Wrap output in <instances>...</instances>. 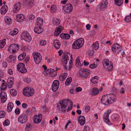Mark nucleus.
Wrapping results in <instances>:
<instances>
[{
  "label": "nucleus",
  "instance_id": "6e6552de",
  "mask_svg": "<svg viewBox=\"0 0 131 131\" xmlns=\"http://www.w3.org/2000/svg\"><path fill=\"white\" fill-rule=\"evenodd\" d=\"M82 73L79 72V75L81 78H86L90 73V71L88 69H83L82 70Z\"/></svg>",
  "mask_w": 131,
  "mask_h": 131
},
{
  "label": "nucleus",
  "instance_id": "f8f14e48",
  "mask_svg": "<svg viewBox=\"0 0 131 131\" xmlns=\"http://www.w3.org/2000/svg\"><path fill=\"white\" fill-rule=\"evenodd\" d=\"M112 48L113 52L115 53H118L122 50L121 46L118 43L114 44Z\"/></svg>",
  "mask_w": 131,
  "mask_h": 131
},
{
  "label": "nucleus",
  "instance_id": "7c9ffc66",
  "mask_svg": "<svg viewBox=\"0 0 131 131\" xmlns=\"http://www.w3.org/2000/svg\"><path fill=\"white\" fill-rule=\"evenodd\" d=\"M99 93V90L98 89L96 88H93L91 92L90 93V94L92 95H96Z\"/></svg>",
  "mask_w": 131,
  "mask_h": 131
},
{
  "label": "nucleus",
  "instance_id": "774afa93",
  "mask_svg": "<svg viewBox=\"0 0 131 131\" xmlns=\"http://www.w3.org/2000/svg\"><path fill=\"white\" fill-rule=\"evenodd\" d=\"M30 19L31 20H33L35 18V16L34 15H31L29 16Z\"/></svg>",
  "mask_w": 131,
  "mask_h": 131
},
{
  "label": "nucleus",
  "instance_id": "052dcab7",
  "mask_svg": "<svg viewBox=\"0 0 131 131\" xmlns=\"http://www.w3.org/2000/svg\"><path fill=\"white\" fill-rule=\"evenodd\" d=\"M89 129V127L88 126H84V130L82 131H87V129Z\"/></svg>",
  "mask_w": 131,
  "mask_h": 131
},
{
  "label": "nucleus",
  "instance_id": "0eeeda50",
  "mask_svg": "<svg viewBox=\"0 0 131 131\" xmlns=\"http://www.w3.org/2000/svg\"><path fill=\"white\" fill-rule=\"evenodd\" d=\"M33 57L35 63L36 64H38L41 61L42 56L39 53L34 52Z\"/></svg>",
  "mask_w": 131,
  "mask_h": 131
},
{
  "label": "nucleus",
  "instance_id": "c85d7f7f",
  "mask_svg": "<svg viewBox=\"0 0 131 131\" xmlns=\"http://www.w3.org/2000/svg\"><path fill=\"white\" fill-rule=\"evenodd\" d=\"M53 19V24L54 25L57 26L60 24V20L59 19L54 17Z\"/></svg>",
  "mask_w": 131,
  "mask_h": 131
},
{
  "label": "nucleus",
  "instance_id": "13d9d810",
  "mask_svg": "<svg viewBox=\"0 0 131 131\" xmlns=\"http://www.w3.org/2000/svg\"><path fill=\"white\" fill-rule=\"evenodd\" d=\"M70 36L69 34H65V39H68L70 38Z\"/></svg>",
  "mask_w": 131,
  "mask_h": 131
},
{
  "label": "nucleus",
  "instance_id": "473e14b6",
  "mask_svg": "<svg viewBox=\"0 0 131 131\" xmlns=\"http://www.w3.org/2000/svg\"><path fill=\"white\" fill-rule=\"evenodd\" d=\"M32 128V126L31 124L29 123H27L25 128L26 131H29Z\"/></svg>",
  "mask_w": 131,
  "mask_h": 131
},
{
  "label": "nucleus",
  "instance_id": "8fccbe9b",
  "mask_svg": "<svg viewBox=\"0 0 131 131\" xmlns=\"http://www.w3.org/2000/svg\"><path fill=\"white\" fill-rule=\"evenodd\" d=\"M80 64H81L80 61L79 59V58H77L75 61V65L76 66L78 67L80 66Z\"/></svg>",
  "mask_w": 131,
  "mask_h": 131
},
{
  "label": "nucleus",
  "instance_id": "a19ab883",
  "mask_svg": "<svg viewBox=\"0 0 131 131\" xmlns=\"http://www.w3.org/2000/svg\"><path fill=\"white\" fill-rule=\"evenodd\" d=\"M72 81V79L71 77H69L67 78L65 83V84L66 86H68L71 83Z\"/></svg>",
  "mask_w": 131,
  "mask_h": 131
},
{
  "label": "nucleus",
  "instance_id": "7ed1b4c3",
  "mask_svg": "<svg viewBox=\"0 0 131 131\" xmlns=\"http://www.w3.org/2000/svg\"><path fill=\"white\" fill-rule=\"evenodd\" d=\"M84 42V39L82 38H80L74 42L72 46L74 49H79L83 46Z\"/></svg>",
  "mask_w": 131,
  "mask_h": 131
},
{
  "label": "nucleus",
  "instance_id": "5fc2aeb1",
  "mask_svg": "<svg viewBox=\"0 0 131 131\" xmlns=\"http://www.w3.org/2000/svg\"><path fill=\"white\" fill-rule=\"evenodd\" d=\"M46 44V42L45 40H41L40 42V44L41 46L45 45Z\"/></svg>",
  "mask_w": 131,
  "mask_h": 131
},
{
  "label": "nucleus",
  "instance_id": "4468645a",
  "mask_svg": "<svg viewBox=\"0 0 131 131\" xmlns=\"http://www.w3.org/2000/svg\"><path fill=\"white\" fill-rule=\"evenodd\" d=\"M63 9L64 11L67 13H69L73 10V7L71 4H69L65 5L63 7Z\"/></svg>",
  "mask_w": 131,
  "mask_h": 131
},
{
  "label": "nucleus",
  "instance_id": "9b49d317",
  "mask_svg": "<svg viewBox=\"0 0 131 131\" xmlns=\"http://www.w3.org/2000/svg\"><path fill=\"white\" fill-rule=\"evenodd\" d=\"M27 115L24 114H23L20 115L18 118V121L21 123H25L27 120Z\"/></svg>",
  "mask_w": 131,
  "mask_h": 131
},
{
  "label": "nucleus",
  "instance_id": "6e6d98bb",
  "mask_svg": "<svg viewBox=\"0 0 131 131\" xmlns=\"http://www.w3.org/2000/svg\"><path fill=\"white\" fill-rule=\"evenodd\" d=\"M90 108L91 107L89 106H87L85 108L84 110L86 112H88L90 110Z\"/></svg>",
  "mask_w": 131,
  "mask_h": 131
},
{
  "label": "nucleus",
  "instance_id": "b1692460",
  "mask_svg": "<svg viewBox=\"0 0 131 131\" xmlns=\"http://www.w3.org/2000/svg\"><path fill=\"white\" fill-rule=\"evenodd\" d=\"M8 10V7L6 5L3 6L1 8L0 13L2 14H5Z\"/></svg>",
  "mask_w": 131,
  "mask_h": 131
},
{
  "label": "nucleus",
  "instance_id": "72a5a7b5",
  "mask_svg": "<svg viewBox=\"0 0 131 131\" xmlns=\"http://www.w3.org/2000/svg\"><path fill=\"white\" fill-rule=\"evenodd\" d=\"M68 75V74L66 73H64L63 74L60 75L59 76V79L60 80L63 81L67 78Z\"/></svg>",
  "mask_w": 131,
  "mask_h": 131
},
{
  "label": "nucleus",
  "instance_id": "4be33fe9",
  "mask_svg": "<svg viewBox=\"0 0 131 131\" xmlns=\"http://www.w3.org/2000/svg\"><path fill=\"white\" fill-rule=\"evenodd\" d=\"M24 18V16L23 14H19L16 16V20L17 22H20L23 21Z\"/></svg>",
  "mask_w": 131,
  "mask_h": 131
},
{
  "label": "nucleus",
  "instance_id": "a18cd8bd",
  "mask_svg": "<svg viewBox=\"0 0 131 131\" xmlns=\"http://www.w3.org/2000/svg\"><path fill=\"white\" fill-rule=\"evenodd\" d=\"M103 118L105 122L107 123L110 122L108 119V116L104 114Z\"/></svg>",
  "mask_w": 131,
  "mask_h": 131
},
{
  "label": "nucleus",
  "instance_id": "9d476101",
  "mask_svg": "<svg viewBox=\"0 0 131 131\" xmlns=\"http://www.w3.org/2000/svg\"><path fill=\"white\" fill-rule=\"evenodd\" d=\"M17 69L21 73H24L27 71V70L25 67L24 64L23 63H20L17 65Z\"/></svg>",
  "mask_w": 131,
  "mask_h": 131
},
{
  "label": "nucleus",
  "instance_id": "412c9836",
  "mask_svg": "<svg viewBox=\"0 0 131 131\" xmlns=\"http://www.w3.org/2000/svg\"><path fill=\"white\" fill-rule=\"evenodd\" d=\"M21 7V4L20 3H16L14 6L13 8V12L15 13L19 10Z\"/></svg>",
  "mask_w": 131,
  "mask_h": 131
},
{
  "label": "nucleus",
  "instance_id": "603ef678",
  "mask_svg": "<svg viewBox=\"0 0 131 131\" xmlns=\"http://www.w3.org/2000/svg\"><path fill=\"white\" fill-rule=\"evenodd\" d=\"M56 7L55 5H53L51 6V12L52 13H54L56 11Z\"/></svg>",
  "mask_w": 131,
  "mask_h": 131
},
{
  "label": "nucleus",
  "instance_id": "6ab92c4d",
  "mask_svg": "<svg viewBox=\"0 0 131 131\" xmlns=\"http://www.w3.org/2000/svg\"><path fill=\"white\" fill-rule=\"evenodd\" d=\"M0 97L1 103H4L6 101L7 98L6 93L3 91L1 92L0 93Z\"/></svg>",
  "mask_w": 131,
  "mask_h": 131
},
{
  "label": "nucleus",
  "instance_id": "f3484780",
  "mask_svg": "<svg viewBox=\"0 0 131 131\" xmlns=\"http://www.w3.org/2000/svg\"><path fill=\"white\" fill-rule=\"evenodd\" d=\"M42 115L41 114H39L38 115L35 116L34 119V122L35 123L38 124L40 123L42 119Z\"/></svg>",
  "mask_w": 131,
  "mask_h": 131
},
{
  "label": "nucleus",
  "instance_id": "c9c22d12",
  "mask_svg": "<svg viewBox=\"0 0 131 131\" xmlns=\"http://www.w3.org/2000/svg\"><path fill=\"white\" fill-rule=\"evenodd\" d=\"M90 81L93 84L96 83L98 81L97 77V76L93 77L91 78Z\"/></svg>",
  "mask_w": 131,
  "mask_h": 131
},
{
  "label": "nucleus",
  "instance_id": "0e129e2a",
  "mask_svg": "<svg viewBox=\"0 0 131 131\" xmlns=\"http://www.w3.org/2000/svg\"><path fill=\"white\" fill-rule=\"evenodd\" d=\"M65 34H62L60 35V37L62 39H65Z\"/></svg>",
  "mask_w": 131,
  "mask_h": 131
},
{
  "label": "nucleus",
  "instance_id": "69168bd1",
  "mask_svg": "<svg viewBox=\"0 0 131 131\" xmlns=\"http://www.w3.org/2000/svg\"><path fill=\"white\" fill-rule=\"evenodd\" d=\"M32 1V0H23V2L25 4L28 3H29V2H31Z\"/></svg>",
  "mask_w": 131,
  "mask_h": 131
},
{
  "label": "nucleus",
  "instance_id": "2f4dec72",
  "mask_svg": "<svg viewBox=\"0 0 131 131\" xmlns=\"http://www.w3.org/2000/svg\"><path fill=\"white\" fill-rule=\"evenodd\" d=\"M4 20L6 23L7 24H10L12 22V19L9 17H5L4 18Z\"/></svg>",
  "mask_w": 131,
  "mask_h": 131
},
{
  "label": "nucleus",
  "instance_id": "f704fd0d",
  "mask_svg": "<svg viewBox=\"0 0 131 131\" xmlns=\"http://www.w3.org/2000/svg\"><path fill=\"white\" fill-rule=\"evenodd\" d=\"M3 83H2V84L1 86V89L2 90H5L7 87V84L5 81L3 80Z\"/></svg>",
  "mask_w": 131,
  "mask_h": 131
},
{
  "label": "nucleus",
  "instance_id": "ddd939ff",
  "mask_svg": "<svg viewBox=\"0 0 131 131\" xmlns=\"http://www.w3.org/2000/svg\"><path fill=\"white\" fill-rule=\"evenodd\" d=\"M59 82L58 80H55L53 82L52 86V90L54 92H56L58 89Z\"/></svg>",
  "mask_w": 131,
  "mask_h": 131
},
{
  "label": "nucleus",
  "instance_id": "cd10ccee",
  "mask_svg": "<svg viewBox=\"0 0 131 131\" xmlns=\"http://www.w3.org/2000/svg\"><path fill=\"white\" fill-rule=\"evenodd\" d=\"M34 31L36 33L40 34L43 31V29L41 27H36L34 29Z\"/></svg>",
  "mask_w": 131,
  "mask_h": 131
},
{
  "label": "nucleus",
  "instance_id": "c756f323",
  "mask_svg": "<svg viewBox=\"0 0 131 131\" xmlns=\"http://www.w3.org/2000/svg\"><path fill=\"white\" fill-rule=\"evenodd\" d=\"M13 107V104L12 102L9 103L8 105L7 108L8 112H9L11 111Z\"/></svg>",
  "mask_w": 131,
  "mask_h": 131
},
{
  "label": "nucleus",
  "instance_id": "e433bc0d",
  "mask_svg": "<svg viewBox=\"0 0 131 131\" xmlns=\"http://www.w3.org/2000/svg\"><path fill=\"white\" fill-rule=\"evenodd\" d=\"M6 40L5 39H4L2 40H0V48H3L6 45Z\"/></svg>",
  "mask_w": 131,
  "mask_h": 131
},
{
  "label": "nucleus",
  "instance_id": "5701e85b",
  "mask_svg": "<svg viewBox=\"0 0 131 131\" xmlns=\"http://www.w3.org/2000/svg\"><path fill=\"white\" fill-rule=\"evenodd\" d=\"M53 45L54 46V47L57 49H59L61 46L60 42L58 40H55L53 41Z\"/></svg>",
  "mask_w": 131,
  "mask_h": 131
},
{
  "label": "nucleus",
  "instance_id": "a211bd4d",
  "mask_svg": "<svg viewBox=\"0 0 131 131\" xmlns=\"http://www.w3.org/2000/svg\"><path fill=\"white\" fill-rule=\"evenodd\" d=\"M78 122L81 126L84 125L85 123V117L83 116H80L78 117Z\"/></svg>",
  "mask_w": 131,
  "mask_h": 131
},
{
  "label": "nucleus",
  "instance_id": "393cba45",
  "mask_svg": "<svg viewBox=\"0 0 131 131\" xmlns=\"http://www.w3.org/2000/svg\"><path fill=\"white\" fill-rule=\"evenodd\" d=\"M63 29V27L62 26H59L56 29L54 32L55 35L56 36L58 35Z\"/></svg>",
  "mask_w": 131,
  "mask_h": 131
},
{
  "label": "nucleus",
  "instance_id": "20e7f679",
  "mask_svg": "<svg viewBox=\"0 0 131 131\" xmlns=\"http://www.w3.org/2000/svg\"><path fill=\"white\" fill-rule=\"evenodd\" d=\"M35 92L34 90L30 87H27L23 90L24 94L26 96H30L33 95Z\"/></svg>",
  "mask_w": 131,
  "mask_h": 131
},
{
  "label": "nucleus",
  "instance_id": "4d7b16f0",
  "mask_svg": "<svg viewBox=\"0 0 131 131\" xmlns=\"http://www.w3.org/2000/svg\"><path fill=\"white\" fill-rule=\"evenodd\" d=\"M15 112L16 114H19L20 112L19 109L18 108H17L15 110Z\"/></svg>",
  "mask_w": 131,
  "mask_h": 131
},
{
  "label": "nucleus",
  "instance_id": "bb28decb",
  "mask_svg": "<svg viewBox=\"0 0 131 131\" xmlns=\"http://www.w3.org/2000/svg\"><path fill=\"white\" fill-rule=\"evenodd\" d=\"M43 24V19L40 17L37 18V21L35 25L36 26H40L42 25Z\"/></svg>",
  "mask_w": 131,
  "mask_h": 131
},
{
  "label": "nucleus",
  "instance_id": "423d86ee",
  "mask_svg": "<svg viewBox=\"0 0 131 131\" xmlns=\"http://www.w3.org/2000/svg\"><path fill=\"white\" fill-rule=\"evenodd\" d=\"M103 65L104 67L108 71H110L112 70L113 68V66L112 63H109V60L107 59H105L103 61Z\"/></svg>",
  "mask_w": 131,
  "mask_h": 131
},
{
  "label": "nucleus",
  "instance_id": "e2e57ef3",
  "mask_svg": "<svg viewBox=\"0 0 131 131\" xmlns=\"http://www.w3.org/2000/svg\"><path fill=\"white\" fill-rule=\"evenodd\" d=\"M8 72L10 74H13V71L12 69H9L8 71Z\"/></svg>",
  "mask_w": 131,
  "mask_h": 131
},
{
  "label": "nucleus",
  "instance_id": "a878e982",
  "mask_svg": "<svg viewBox=\"0 0 131 131\" xmlns=\"http://www.w3.org/2000/svg\"><path fill=\"white\" fill-rule=\"evenodd\" d=\"M110 95L111 96L110 97L109 100L110 104L114 103L116 101L117 98L116 95L113 94H111Z\"/></svg>",
  "mask_w": 131,
  "mask_h": 131
},
{
  "label": "nucleus",
  "instance_id": "79ce46f5",
  "mask_svg": "<svg viewBox=\"0 0 131 131\" xmlns=\"http://www.w3.org/2000/svg\"><path fill=\"white\" fill-rule=\"evenodd\" d=\"M92 47L93 49L95 50H97L99 48V43L96 42L94 43L93 44Z\"/></svg>",
  "mask_w": 131,
  "mask_h": 131
},
{
  "label": "nucleus",
  "instance_id": "1a4fd4ad",
  "mask_svg": "<svg viewBox=\"0 0 131 131\" xmlns=\"http://www.w3.org/2000/svg\"><path fill=\"white\" fill-rule=\"evenodd\" d=\"M22 38L28 42H29L31 40V38L29 34L27 31L24 32L21 34Z\"/></svg>",
  "mask_w": 131,
  "mask_h": 131
},
{
  "label": "nucleus",
  "instance_id": "3c124183",
  "mask_svg": "<svg viewBox=\"0 0 131 131\" xmlns=\"http://www.w3.org/2000/svg\"><path fill=\"white\" fill-rule=\"evenodd\" d=\"M125 20L127 23L131 21V18L129 16H126L125 18Z\"/></svg>",
  "mask_w": 131,
  "mask_h": 131
},
{
  "label": "nucleus",
  "instance_id": "09e8293b",
  "mask_svg": "<svg viewBox=\"0 0 131 131\" xmlns=\"http://www.w3.org/2000/svg\"><path fill=\"white\" fill-rule=\"evenodd\" d=\"M24 81L25 82H26L28 83H30L31 81L30 79L27 77L24 78Z\"/></svg>",
  "mask_w": 131,
  "mask_h": 131
},
{
  "label": "nucleus",
  "instance_id": "ea45409f",
  "mask_svg": "<svg viewBox=\"0 0 131 131\" xmlns=\"http://www.w3.org/2000/svg\"><path fill=\"white\" fill-rule=\"evenodd\" d=\"M115 4L119 6L122 5L123 1L122 0H114Z\"/></svg>",
  "mask_w": 131,
  "mask_h": 131
},
{
  "label": "nucleus",
  "instance_id": "2eb2a0df",
  "mask_svg": "<svg viewBox=\"0 0 131 131\" xmlns=\"http://www.w3.org/2000/svg\"><path fill=\"white\" fill-rule=\"evenodd\" d=\"M108 4V2L107 0H103L102 3L98 6L99 9V10L101 11L104 8H106Z\"/></svg>",
  "mask_w": 131,
  "mask_h": 131
},
{
  "label": "nucleus",
  "instance_id": "aec40b11",
  "mask_svg": "<svg viewBox=\"0 0 131 131\" xmlns=\"http://www.w3.org/2000/svg\"><path fill=\"white\" fill-rule=\"evenodd\" d=\"M14 78L13 77L9 78L7 79V86L9 88H10L13 85L14 82Z\"/></svg>",
  "mask_w": 131,
  "mask_h": 131
},
{
  "label": "nucleus",
  "instance_id": "864d4df0",
  "mask_svg": "<svg viewBox=\"0 0 131 131\" xmlns=\"http://www.w3.org/2000/svg\"><path fill=\"white\" fill-rule=\"evenodd\" d=\"M9 124V121L8 120H6L3 122V124L4 126L8 125Z\"/></svg>",
  "mask_w": 131,
  "mask_h": 131
},
{
  "label": "nucleus",
  "instance_id": "de8ad7c7",
  "mask_svg": "<svg viewBox=\"0 0 131 131\" xmlns=\"http://www.w3.org/2000/svg\"><path fill=\"white\" fill-rule=\"evenodd\" d=\"M5 116V113L4 111H0V118L4 117Z\"/></svg>",
  "mask_w": 131,
  "mask_h": 131
},
{
  "label": "nucleus",
  "instance_id": "58836bf2",
  "mask_svg": "<svg viewBox=\"0 0 131 131\" xmlns=\"http://www.w3.org/2000/svg\"><path fill=\"white\" fill-rule=\"evenodd\" d=\"M26 55V54L25 53H21L18 56V59L20 61L23 60L25 58Z\"/></svg>",
  "mask_w": 131,
  "mask_h": 131
},
{
  "label": "nucleus",
  "instance_id": "37998d69",
  "mask_svg": "<svg viewBox=\"0 0 131 131\" xmlns=\"http://www.w3.org/2000/svg\"><path fill=\"white\" fill-rule=\"evenodd\" d=\"M10 92L11 94L13 96H16L17 93V91L14 89H11L10 91Z\"/></svg>",
  "mask_w": 131,
  "mask_h": 131
},
{
  "label": "nucleus",
  "instance_id": "39448f33",
  "mask_svg": "<svg viewBox=\"0 0 131 131\" xmlns=\"http://www.w3.org/2000/svg\"><path fill=\"white\" fill-rule=\"evenodd\" d=\"M19 48L18 45L16 44H11L9 47L8 50L11 53H14L17 52Z\"/></svg>",
  "mask_w": 131,
  "mask_h": 131
},
{
  "label": "nucleus",
  "instance_id": "4c0bfd02",
  "mask_svg": "<svg viewBox=\"0 0 131 131\" xmlns=\"http://www.w3.org/2000/svg\"><path fill=\"white\" fill-rule=\"evenodd\" d=\"M16 58L15 56H14L13 55H10L8 57V61L9 62L14 61Z\"/></svg>",
  "mask_w": 131,
  "mask_h": 131
},
{
  "label": "nucleus",
  "instance_id": "49530a36",
  "mask_svg": "<svg viewBox=\"0 0 131 131\" xmlns=\"http://www.w3.org/2000/svg\"><path fill=\"white\" fill-rule=\"evenodd\" d=\"M97 63L96 62H94L93 64H90L89 67L91 69H94L97 66Z\"/></svg>",
  "mask_w": 131,
  "mask_h": 131
},
{
  "label": "nucleus",
  "instance_id": "f257e3e1",
  "mask_svg": "<svg viewBox=\"0 0 131 131\" xmlns=\"http://www.w3.org/2000/svg\"><path fill=\"white\" fill-rule=\"evenodd\" d=\"M68 104L71 105L70 107H68L67 111H69L72 108L73 105V102L70 100L60 101L57 104V107L59 111L65 112L67 110V106L69 105Z\"/></svg>",
  "mask_w": 131,
  "mask_h": 131
},
{
  "label": "nucleus",
  "instance_id": "680f3d73",
  "mask_svg": "<svg viewBox=\"0 0 131 131\" xmlns=\"http://www.w3.org/2000/svg\"><path fill=\"white\" fill-rule=\"evenodd\" d=\"M13 31L16 35L18 34V29L16 28L14 29Z\"/></svg>",
  "mask_w": 131,
  "mask_h": 131
},
{
  "label": "nucleus",
  "instance_id": "338daca9",
  "mask_svg": "<svg viewBox=\"0 0 131 131\" xmlns=\"http://www.w3.org/2000/svg\"><path fill=\"white\" fill-rule=\"evenodd\" d=\"M82 89L80 87H77L76 89V90L77 92L81 91Z\"/></svg>",
  "mask_w": 131,
  "mask_h": 131
},
{
  "label": "nucleus",
  "instance_id": "bf43d9fd",
  "mask_svg": "<svg viewBox=\"0 0 131 131\" xmlns=\"http://www.w3.org/2000/svg\"><path fill=\"white\" fill-rule=\"evenodd\" d=\"M111 112V110H107L106 112L104 114L107 115L109 116V114Z\"/></svg>",
  "mask_w": 131,
  "mask_h": 131
},
{
  "label": "nucleus",
  "instance_id": "f03ea898",
  "mask_svg": "<svg viewBox=\"0 0 131 131\" xmlns=\"http://www.w3.org/2000/svg\"><path fill=\"white\" fill-rule=\"evenodd\" d=\"M64 58V63H66L68 65V66H69V68H68V69L70 71L72 66V55L70 53H68L65 55Z\"/></svg>",
  "mask_w": 131,
  "mask_h": 131
},
{
  "label": "nucleus",
  "instance_id": "c03bdc74",
  "mask_svg": "<svg viewBox=\"0 0 131 131\" xmlns=\"http://www.w3.org/2000/svg\"><path fill=\"white\" fill-rule=\"evenodd\" d=\"M48 72H49V73H54V76H56L57 75V73L55 70L52 69H50L47 70Z\"/></svg>",
  "mask_w": 131,
  "mask_h": 131
},
{
  "label": "nucleus",
  "instance_id": "dca6fc26",
  "mask_svg": "<svg viewBox=\"0 0 131 131\" xmlns=\"http://www.w3.org/2000/svg\"><path fill=\"white\" fill-rule=\"evenodd\" d=\"M101 102L102 103L105 105L110 104L109 99H108L107 95H105L102 97L101 100Z\"/></svg>",
  "mask_w": 131,
  "mask_h": 131
}]
</instances>
